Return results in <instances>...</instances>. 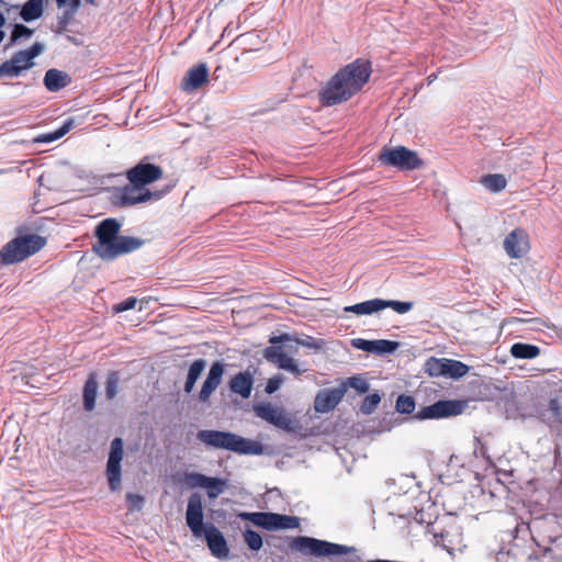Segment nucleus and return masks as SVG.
Instances as JSON below:
<instances>
[{"label": "nucleus", "mask_w": 562, "mask_h": 562, "mask_svg": "<svg viewBox=\"0 0 562 562\" xmlns=\"http://www.w3.org/2000/svg\"><path fill=\"white\" fill-rule=\"evenodd\" d=\"M381 303H382L381 311L390 307L397 314H406L409 311H412L414 307L413 302H402V301L382 300L381 299Z\"/></svg>", "instance_id": "nucleus-31"}, {"label": "nucleus", "mask_w": 562, "mask_h": 562, "mask_svg": "<svg viewBox=\"0 0 562 562\" xmlns=\"http://www.w3.org/2000/svg\"><path fill=\"white\" fill-rule=\"evenodd\" d=\"M204 367H205V362L203 360H195L190 366L189 371H188L187 381L184 384V391L187 393H190L193 390L195 382L198 381V379L200 378V375L202 374V372L204 370Z\"/></svg>", "instance_id": "nucleus-28"}, {"label": "nucleus", "mask_w": 562, "mask_h": 562, "mask_svg": "<svg viewBox=\"0 0 562 562\" xmlns=\"http://www.w3.org/2000/svg\"><path fill=\"white\" fill-rule=\"evenodd\" d=\"M380 402H381V396L378 393L370 394L363 400V402L360 406V411L363 414L369 415V414L373 413V411L378 407Z\"/></svg>", "instance_id": "nucleus-40"}, {"label": "nucleus", "mask_w": 562, "mask_h": 562, "mask_svg": "<svg viewBox=\"0 0 562 562\" xmlns=\"http://www.w3.org/2000/svg\"><path fill=\"white\" fill-rule=\"evenodd\" d=\"M283 381H284V379L281 374L270 378L267 381L265 391L268 394H272V393L277 392L280 389V386L282 385Z\"/></svg>", "instance_id": "nucleus-43"}, {"label": "nucleus", "mask_w": 562, "mask_h": 562, "mask_svg": "<svg viewBox=\"0 0 562 562\" xmlns=\"http://www.w3.org/2000/svg\"><path fill=\"white\" fill-rule=\"evenodd\" d=\"M373 345L374 346H373L372 352L379 353V355L392 353L400 347V344L397 341H391V340H384V339L374 340Z\"/></svg>", "instance_id": "nucleus-37"}, {"label": "nucleus", "mask_w": 562, "mask_h": 562, "mask_svg": "<svg viewBox=\"0 0 562 562\" xmlns=\"http://www.w3.org/2000/svg\"><path fill=\"white\" fill-rule=\"evenodd\" d=\"M396 411L402 414H411L415 409V401L412 396L400 395L396 400Z\"/></svg>", "instance_id": "nucleus-38"}, {"label": "nucleus", "mask_w": 562, "mask_h": 562, "mask_svg": "<svg viewBox=\"0 0 562 562\" xmlns=\"http://www.w3.org/2000/svg\"><path fill=\"white\" fill-rule=\"evenodd\" d=\"M269 342L271 346L267 347L263 351V356L268 361L294 375H300L305 371L299 368L297 361L292 357L297 353L299 349L293 345L291 336H273Z\"/></svg>", "instance_id": "nucleus-4"}, {"label": "nucleus", "mask_w": 562, "mask_h": 562, "mask_svg": "<svg viewBox=\"0 0 562 562\" xmlns=\"http://www.w3.org/2000/svg\"><path fill=\"white\" fill-rule=\"evenodd\" d=\"M204 537L213 557L220 560H227L229 549L223 533L213 525L206 526Z\"/></svg>", "instance_id": "nucleus-17"}, {"label": "nucleus", "mask_w": 562, "mask_h": 562, "mask_svg": "<svg viewBox=\"0 0 562 562\" xmlns=\"http://www.w3.org/2000/svg\"><path fill=\"white\" fill-rule=\"evenodd\" d=\"M45 239L38 235L16 237L0 250V262L12 265L34 255L45 246Z\"/></svg>", "instance_id": "nucleus-5"}, {"label": "nucleus", "mask_w": 562, "mask_h": 562, "mask_svg": "<svg viewBox=\"0 0 562 562\" xmlns=\"http://www.w3.org/2000/svg\"><path fill=\"white\" fill-rule=\"evenodd\" d=\"M224 373V368L221 363L215 362L212 364L206 380L204 381L202 389L200 391V401L206 402L211 394L216 390L222 381V376Z\"/></svg>", "instance_id": "nucleus-20"}, {"label": "nucleus", "mask_w": 562, "mask_h": 562, "mask_svg": "<svg viewBox=\"0 0 562 562\" xmlns=\"http://www.w3.org/2000/svg\"><path fill=\"white\" fill-rule=\"evenodd\" d=\"M254 375L249 371L239 372L229 381V389L233 393L243 398H249L252 391Z\"/></svg>", "instance_id": "nucleus-21"}, {"label": "nucleus", "mask_w": 562, "mask_h": 562, "mask_svg": "<svg viewBox=\"0 0 562 562\" xmlns=\"http://www.w3.org/2000/svg\"><path fill=\"white\" fill-rule=\"evenodd\" d=\"M186 521L194 537H201L204 533L203 506L198 494L191 495L188 501Z\"/></svg>", "instance_id": "nucleus-14"}, {"label": "nucleus", "mask_w": 562, "mask_h": 562, "mask_svg": "<svg viewBox=\"0 0 562 562\" xmlns=\"http://www.w3.org/2000/svg\"><path fill=\"white\" fill-rule=\"evenodd\" d=\"M44 0H29L22 8L21 18L31 22L38 19L43 13Z\"/></svg>", "instance_id": "nucleus-26"}, {"label": "nucleus", "mask_w": 562, "mask_h": 562, "mask_svg": "<svg viewBox=\"0 0 562 562\" xmlns=\"http://www.w3.org/2000/svg\"><path fill=\"white\" fill-rule=\"evenodd\" d=\"M463 409L464 404L460 401H438L432 405L423 407L415 417L420 420L445 418L457 416Z\"/></svg>", "instance_id": "nucleus-12"}, {"label": "nucleus", "mask_w": 562, "mask_h": 562, "mask_svg": "<svg viewBox=\"0 0 562 562\" xmlns=\"http://www.w3.org/2000/svg\"><path fill=\"white\" fill-rule=\"evenodd\" d=\"M482 183L493 192H499L506 188L507 180L503 175L494 173L482 178Z\"/></svg>", "instance_id": "nucleus-30"}, {"label": "nucleus", "mask_w": 562, "mask_h": 562, "mask_svg": "<svg viewBox=\"0 0 562 562\" xmlns=\"http://www.w3.org/2000/svg\"><path fill=\"white\" fill-rule=\"evenodd\" d=\"M124 454V445L121 438H115L111 442L109 458L106 462L105 474L111 491H117L121 487L122 469L121 462Z\"/></svg>", "instance_id": "nucleus-10"}, {"label": "nucleus", "mask_w": 562, "mask_h": 562, "mask_svg": "<svg viewBox=\"0 0 562 562\" xmlns=\"http://www.w3.org/2000/svg\"><path fill=\"white\" fill-rule=\"evenodd\" d=\"M97 393L98 382L95 380V376L91 374L83 387V407L86 411L91 412L94 408Z\"/></svg>", "instance_id": "nucleus-25"}, {"label": "nucleus", "mask_w": 562, "mask_h": 562, "mask_svg": "<svg viewBox=\"0 0 562 562\" xmlns=\"http://www.w3.org/2000/svg\"><path fill=\"white\" fill-rule=\"evenodd\" d=\"M226 483L224 480L217 477H210L204 488L206 490L210 498H215L221 495L225 490Z\"/></svg>", "instance_id": "nucleus-33"}, {"label": "nucleus", "mask_w": 562, "mask_h": 562, "mask_svg": "<svg viewBox=\"0 0 562 562\" xmlns=\"http://www.w3.org/2000/svg\"><path fill=\"white\" fill-rule=\"evenodd\" d=\"M379 161L402 170L417 169L423 165L417 153L404 146L384 147L379 155Z\"/></svg>", "instance_id": "nucleus-7"}, {"label": "nucleus", "mask_w": 562, "mask_h": 562, "mask_svg": "<svg viewBox=\"0 0 562 562\" xmlns=\"http://www.w3.org/2000/svg\"><path fill=\"white\" fill-rule=\"evenodd\" d=\"M292 548L314 557L345 555L355 551V548L331 543L310 537H297L292 542Z\"/></svg>", "instance_id": "nucleus-6"}, {"label": "nucleus", "mask_w": 562, "mask_h": 562, "mask_svg": "<svg viewBox=\"0 0 562 562\" xmlns=\"http://www.w3.org/2000/svg\"><path fill=\"white\" fill-rule=\"evenodd\" d=\"M344 389H326L317 393L314 401V408L317 413H328L333 411L342 400Z\"/></svg>", "instance_id": "nucleus-18"}, {"label": "nucleus", "mask_w": 562, "mask_h": 562, "mask_svg": "<svg viewBox=\"0 0 562 562\" xmlns=\"http://www.w3.org/2000/svg\"><path fill=\"white\" fill-rule=\"evenodd\" d=\"M4 23H5V19L3 16V14L0 13V43L4 38V32L2 31V27H3Z\"/></svg>", "instance_id": "nucleus-48"}, {"label": "nucleus", "mask_w": 562, "mask_h": 562, "mask_svg": "<svg viewBox=\"0 0 562 562\" xmlns=\"http://www.w3.org/2000/svg\"><path fill=\"white\" fill-rule=\"evenodd\" d=\"M371 75L368 61L358 59L340 69L321 91V101L330 106L349 100L367 83Z\"/></svg>", "instance_id": "nucleus-1"}, {"label": "nucleus", "mask_w": 562, "mask_h": 562, "mask_svg": "<svg viewBox=\"0 0 562 562\" xmlns=\"http://www.w3.org/2000/svg\"><path fill=\"white\" fill-rule=\"evenodd\" d=\"M119 375L115 372H112L108 375L106 386H105V396L108 400H113L119 392Z\"/></svg>", "instance_id": "nucleus-39"}, {"label": "nucleus", "mask_w": 562, "mask_h": 562, "mask_svg": "<svg viewBox=\"0 0 562 562\" xmlns=\"http://www.w3.org/2000/svg\"><path fill=\"white\" fill-rule=\"evenodd\" d=\"M126 501L130 509H139L143 505L144 498L140 495L128 493Z\"/></svg>", "instance_id": "nucleus-45"}, {"label": "nucleus", "mask_w": 562, "mask_h": 562, "mask_svg": "<svg viewBox=\"0 0 562 562\" xmlns=\"http://www.w3.org/2000/svg\"><path fill=\"white\" fill-rule=\"evenodd\" d=\"M425 370L430 376H445V358H430L425 363Z\"/></svg>", "instance_id": "nucleus-32"}, {"label": "nucleus", "mask_w": 562, "mask_h": 562, "mask_svg": "<svg viewBox=\"0 0 562 562\" xmlns=\"http://www.w3.org/2000/svg\"><path fill=\"white\" fill-rule=\"evenodd\" d=\"M56 4L59 9H65L64 19L72 18L79 10L80 0H56Z\"/></svg>", "instance_id": "nucleus-35"}, {"label": "nucleus", "mask_w": 562, "mask_h": 562, "mask_svg": "<svg viewBox=\"0 0 562 562\" xmlns=\"http://www.w3.org/2000/svg\"><path fill=\"white\" fill-rule=\"evenodd\" d=\"M44 46L41 43L33 44L30 48L20 50L10 60L0 65V76L15 78L24 70L34 66V59L42 54Z\"/></svg>", "instance_id": "nucleus-8"}, {"label": "nucleus", "mask_w": 562, "mask_h": 562, "mask_svg": "<svg viewBox=\"0 0 562 562\" xmlns=\"http://www.w3.org/2000/svg\"><path fill=\"white\" fill-rule=\"evenodd\" d=\"M74 126L72 120H67L64 122V124L56 131L50 133H45L35 138V142L37 143H53L59 138H61L64 135H66Z\"/></svg>", "instance_id": "nucleus-27"}, {"label": "nucleus", "mask_w": 562, "mask_h": 562, "mask_svg": "<svg viewBox=\"0 0 562 562\" xmlns=\"http://www.w3.org/2000/svg\"><path fill=\"white\" fill-rule=\"evenodd\" d=\"M162 170L153 164H138L127 172V179L132 183H138L146 188L147 184L160 179Z\"/></svg>", "instance_id": "nucleus-15"}, {"label": "nucleus", "mask_w": 562, "mask_h": 562, "mask_svg": "<svg viewBox=\"0 0 562 562\" xmlns=\"http://www.w3.org/2000/svg\"><path fill=\"white\" fill-rule=\"evenodd\" d=\"M510 355L516 359H535L540 355V348L530 344L516 342L510 347Z\"/></svg>", "instance_id": "nucleus-24"}, {"label": "nucleus", "mask_w": 562, "mask_h": 562, "mask_svg": "<svg viewBox=\"0 0 562 562\" xmlns=\"http://www.w3.org/2000/svg\"><path fill=\"white\" fill-rule=\"evenodd\" d=\"M504 249L510 258H520L529 250L528 235L524 229L516 228L504 240Z\"/></svg>", "instance_id": "nucleus-16"}, {"label": "nucleus", "mask_w": 562, "mask_h": 562, "mask_svg": "<svg viewBox=\"0 0 562 562\" xmlns=\"http://www.w3.org/2000/svg\"><path fill=\"white\" fill-rule=\"evenodd\" d=\"M33 34V31L24 25H16L12 33V40H18L21 37H30Z\"/></svg>", "instance_id": "nucleus-46"}, {"label": "nucleus", "mask_w": 562, "mask_h": 562, "mask_svg": "<svg viewBox=\"0 0 562 562\" xmlns=\"http://www.w3.org/2000/svg\"><path fill=\"white\" fill-rule=\"evenodd\" d=\"M120 224L116 220L106 218L95 228L98 237L93 246L94 252L104 260H112L121 255L136 250L142 241L135 237L119 235Z\"/></svg>", "instance_id": "nucleus-2"}, {"label": "nucleus", "mask_w": 562, "mask_h": 562, "mask_svg": "<svg viewBox=\"0 0 562 562\" xmlns=\"http://www.w3.org/2000/svg\"><path fill=\"white\" fill-rule=\"evenodd\" d=\"M198 439L206 446L240 454L259 456L263 453V446L260 442L228 431L201 430L198 432Z\"/></svg>", "instance_id": "nucleus-3"}, {"label": "nucleus", "mask_w": 562, "mask_h": 562, "mask_svg": "<svg viewBox=\"0 0 562 562\" xmlns=\"http://www.w3.org/2000/svg\"><path fill=\"white\" fill-rule=\"evenodd\" d=\"M162 196L161 192L150 191L138 183L130 182L120 192V201L124 205H134L147 201H157Z\"/></svg>", "instance_id": "nucleus-13"}, {"label": "nucleus", "mask_w": 562, "mask_h": 562, "mask_svg": "<svg viewBox=\"0 0 562 562\" xmlns=\"http://www.w3.org/2000/svg\"><path fill=\"white\" fill-rule=\"evenodd\" d=\"M90 4H95V0H86Z\"/></svg>", "instance_id": "nucleus-49"}, {"label": "nucleus", "mask_w": 562, "mask_h": 562, "mask_svg": "<svg viewBox=\"0 0 562 562\" xmlns=\"http://www.w3.org/2000/svg\"><path fill=\"white\" fill-rule=\"evenodd\" d=\"M468 371L469 367L461 361L445 358V376L458 379L465 375Z\"/></svg>", "instance_id": "nucleus-29"}, {"label": "nucleus", "mask_w": 562, "mask_h": 562, "mask_svg": "<svg viewBox=\"0 0 562 562\" xmlns=\"http://www.w3.org/2000/svg\"><path fill=\"white\" fill-rule=\"evenodd\" d=\"M68 81V76L58 69H49L44 77L45 87L49 91L60 90L67 86Z\"/></svg>", "instance_id": "nucleus-23"}, {"label": "nucleus", "mask_w": 562, "mask_h": 562, "mask_svg": "<svg viewBox=\"0 0 562 562\" xmlns=\"http://www.w3.org/2000/svg\"><path fill=\"white\" fill-rule=\"evenodd\" d=\"M347 385L355 389L359 393H366L369 391V383L361 376H351L347 381Z\"/></svg>", "instance_id": "nucleus-42"}, {"label": "nucleus", "mask_w": 562, "mask_h": 562, "mask_svg": "<svg viewBox=\"0 0 562 562\" xmlns=\"http://www.w3.org/2000/svg\"><path fill=\"white\" fill-rule=\"evenodd\" d=\"M207 77L209 68L206 64H199L187 71L181 81V87L184 91L195 90L206 82Z\"/></svg>", "instance_id": "nucleus-19"}, {"label": "nucleus", "mask_w": 562, "mask_h": 562, "mask_svg": "<svg viewBox=\"0 0 562 562\" xmlns=\"http://www.w3.org/2000/svg\"><path fill=\"white\" fill-rule=\"evenodd\" d=\"M137 302L138 301L136 297H127L123 302L115 305L114 311L120 313V312H125V311L132 310L136 306Z\"/></svg>", "instance_id": "nucleus-44"}, {"label": "nucleus", "mask_w": 562, "mask_h": 562, "mask_svg": "<svg viewBox=\"0 0 562 562\" xmlns=\"http://www.w3.org/2000/svg\"><path fill=\"white\" fill-rule=\"evenodd\" d=\"M293 345L299 348V346L306 347L308 349L318 350L324 346L323 340L315 339L313 337H306L304 339H293Z\"/></svg>", "instance_id": "nucleus-41"}, {"label": "nucleus", "mask_w": 562, "mask_h": 562, "mask_svg": "<svg viewBox=\"0 0 562 562\" xmlns=\"http://www.w3.org/2000/svg\"><path fill=\"white\" fill-rule=\"evenodd\" d=\"M374 340H366V339H356L353 340V346L363 351L372 352Z\"/></svg>", "instance_id": "nucleus-47"}, {"label": "nucleus", "mask_w": 562, "mask_h": 562, "mask_svg": "<svg viewBox=\"0 0 562 562\" xmlns=\"http://www.w3.org/2000/svg\"><path fill=\"white\" fill-rule=\"evenodd\" d=\"M238 517L267 530L294 529L299 527V519L293 516L274 513H239Z\"/></svg>", "instance_id": "nucleus-9"}, {"label": "nucleus", "mask_w": 562, "mask_h": 562, "mask_svg": "<svg viewBox=\"0 0 562 562\" xmlns=\"http://www.w3.org/2000/svg\"><path fill=\"white\" fill-rule=\"evenodd\" d=\"M254 412L257 417L278 428L288 431L294 429V422L290 414L279 406H274L270 403H260L254 406Z\"/></svg>", "instance_id": "nucleus-11"}, {"label": "nucleus", "mask_w": 562, "mask_h": 562, "mask_svg": "<svg viewBox=\"0 0 562 562\" xmlns=\"http://www.w3.org/2000/svg\"><path fill=\"white\" fill-rule=\"evenodd\" d=\"M209 479H210V476H206L204 474L196 473V472H190V473L184 474L183 481H184L186 485L191 488H196V487L204 488Z\"/></svg>", "instance_id": "nucleus-34"}, {"label": "nucleus", "mask_w": 562, "mask_h": 562, "mask_svg": "<svg viewBox=\"0 0 562 562\" xmlns=\"http://www.w3.org/2000/svg\"><path fill=\"white\" fill-rule=\"evenodd\" d=\"M244 540L246 542V544L248 546V548L252 551H258L261 549L262 547V538L261 536L251 530V529H246L244 531Z\"/></svg>", "instance_id": "nucleus-36"}, {"label": "nucleus", "mask_w": 562, "mask_h": 562, "mask_svg": "<svg viewBox=\"0 0 562 562\" xmlns=\"http://www.w3.org/2000/svg\"><path fill=\"white\" fill-rule=\"evenodd\" d=\"M381 299H372L355 305H348L344 307V311L357 315H372L381 311Z\"/></svg>", "instance_id": "nucleus-22"}, {"label": "nucleus", "mask_w": 562, "mask_h": 562, "mask_svg": "<svg viewBox=\"0 0 562 562\" xmlns=\"http://www.w3.org/2000/svg\"><path fill=\"white\" fill-rule=\"evenodd\" d=\"M551 406H552L553 408H555V402H554V401H552V402H551Z\"/></svg>", "instance_id": "nucleus-50"}]
</instances>
